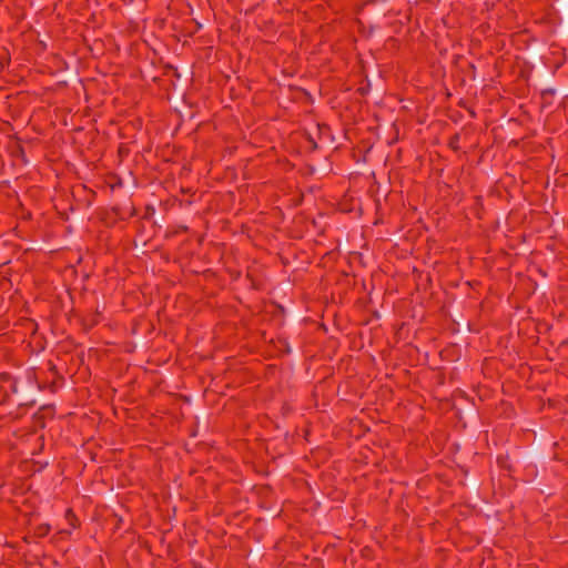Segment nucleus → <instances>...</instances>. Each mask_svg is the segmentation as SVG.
I'll return each mask as SVG.
<instances>
[{
  "label": "nucleus",
  "instance_id": "f257e3e1",
  "mask_svg": "<svg viewBox=\"0 0 568 568\" xmlns=\"http://www.w3.org/2000/svg\"><path fill=\"white\" fill-rule=\"evenodd\" d=\"M41 385L36 379L34 372L23 376H13L9 373L0 374V405L11 404L18 410L32 407L37 404Z\"/></svg>",
  "mask_w": 568,
  "mask_h": 568
},
{
  "label": "nucleus",
  "instance_id": "f03ea898",
  "mask_svg": "<svg viewBox=\"0 0 568 568\" xmlns=\"http://www.w3.org/2000/svg\"><path fill=\"white\" fill-rule=\"evenodd\" d=\"M48 371L52 374V381L49 384V388L51 392H55L63 384L64 378L58 373L57 366L48 361Z\"/></svg>",
  "mask_w": 568,
  "mask_h": 568
},
{
  "label": "nucleus",
  "instance_id": "7ed1b4c3",
  "mask_svg": "<svg viewBox=\"0 0 568 568\" xmlns=\"http://www.w3.org/2000/svg\"><path fill=\"white\" fill-rule=\"evenodd\" d=\"M112 211L115 213V215L120 220H128L136 214V209L134 207L133 203L129 201V204L126 206H120L115 205Z\"/></svg>",
  "mask_w": 568,
  "mask_h": 568
},
{
  "label": "nucleus",
  "instance_id": "20e7f679",
  "mask_svg": "<svg viewBox=\"0 0 568 568\" xmlns=\"http://www.w3.org/2000/svg\"><path fill=\"white\" fill-rule=\"evenodd\" d=\"M459 141H460V134L459 133H455L454 135H452L449 138L447 144H448L449 149H452L454 152H457L460 149Z\"/></svg>",
  "mask_w": 568,
  "mask_h": 568
},
{
  "label": "nucleus",
  "instance_id": "39448f33",
  "mask_svg": "<svg viewBox=\"0 0 568 568\" xmlns=\"http://www.w3.org/2000/svg\"><path fill=\"white\" fill-rule=\"evenodd\" d=\"M65 519L72 528H77L79 526V520L71 508L65 510Z\"/></svg>",
  "mask_w": 568,
  "mask_h": 568
},
{
  "label": "nucleus",
  "instance_id": "423d86ee",
  "mask_svg": "<svg viewBox=\"0 0 568 568\" xmlns=\"http://www.w3.org/2000/svg\"><path fill=\"white\" fill-rule=\"evenodd\" d=\"M555 94H556V90H555V89H551V88H549V89H544V90L541 91V98H542L544 100H547L548 98H552Z\"/></svg>",
  "mask_w": 568,
  "mask_h": 568
},
{
  "label": "nucleus",
  "instance_id": "0eeeda50",
  "mask_svg": "<svg viewBox=\"0 0 568 568\" xmlns=\"http://www.w3.org/2000/svg\"><path fill=\"white\" fill-rule=\"evenodd\" d=\"M38 530H39V535L40 536H44V535H47L49 532L50 526L49 525H47L45 527L40 526L38 528Z\"/></svg>",
  "mask_w": 568,
  "mask_h": 568
}]
</instances>
